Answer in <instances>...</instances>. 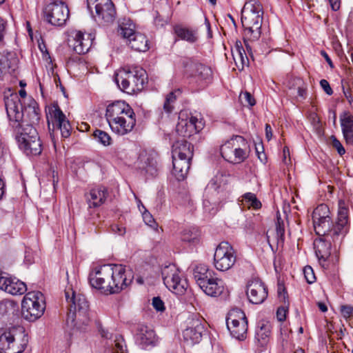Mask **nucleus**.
Listing matches in <instances>:
<instances>
[{
  "label": "nucleus",
  "instance_id": "nucleus-1",
  "mask_svg": "<svg viewBox=\"0 0 353 353\" xmlns=\"http://www.w3.org/2000/svg\"><path fill=\"white\" fill-rule=\"evenodd\" d=\"M9 125L15 134L19 148L28 155H39L42 144L35 128L23 119L22 102L17 93L4 97Z\"/></svg>",
  "mask_w": 353,
  "mask_h": 353
},
{
  "label": "nucleus",
  "instance_id": "nucleus-2",
  "mask_svg": "<svg viewBox=\"0 0 353 353\" xmlns=\"http://www.w3.org/2000/svg\"><path fill=\"white\" fill-rule=\"evenodd\" d=\"M312 220L316 234H327L329 239L332 236L339 241L348 232V208L342 201L339 203L337 218L334 223L330 217L329 208L325 204H321L314 209Z\"/></svg>",
  "mask_w": 353,
  "mask_h": 353
},
{
  "label": "nucleus",
  "instance_id": "nucleus-3",
  "mask_svg": "<svg viewBox=\"0 0 353 353\" xmlns=\"http://www.w3.org/2000/svg\"><path fill=\"white\" fill-rule=\"evenodd\" d=\"M105 117L112 131L119 135L128 134L136 125L135 113L124 101H115L109 104Z\"/></svg>",
  "mask_w": 353,
  "mask_h": 353
},
{
  "label": "nucleus",
  "instance_id": "nucleus-4",
  "mask_svg": "<svg viewBox=\"0 0 353 353\" xmlns=\"http://www.w3.org/2000/svg\"><path fill=\"white\" fill-rule=\"evenodd\" d=\"M263 9L258 0H248L241 11V23L244 28V43L247 51L252 54L251 46L247 43L250 41L258 40L261 36L263 21Z\"/></svg>",
  "mask_w": 353,
  "mask_h": 353
},
{
  "label": "nucleus",
  "instance_id": "nucleus-5",
  "mask_svg": "<svg viewBox=\"0 0 353 353\" xmlns=\"http://www.w3.org/2000/svg\"><path fill=\"white\" fill-rule=\"evenodd\" d=\"M65 295L69 306L67 326L74 330L83 331L90 321L88 302L83 295H76L72 290H66Z\"/></svg>",
  "mask_w": 353,
  "mask_h": 353
},
{
  "label": "nucleus",
  "instance_id": "nucleus-6",
  "mask_svg": "<svg viewBox=\"0 0 353 353\" xmlns=\"http://www.w3.org/2000/svg\"><path fill=\"white\" fill-rule=\"evenodd\" d=\"M146 79L145 70L139 67L124 68L115 76V81L119 88L130 94L141 91Z\"/></svg>",
  "mask_w": 353,
  "mask_h": 353
},
{
  "label": "nucleus",
  "instance_id": "nucleus-7",
  "mask_svg": "<svg viewBox=\"0 0 353 353\" xmlns=\"http://www.w3.org/2000/svg\"><path fill=\"white\" fill-rule=\"evenodd\" d=\"M222 157L232 163H241L250 153L248 141L241 136L236 135L228 140L220 148Z\"/></svg>",
  "mask_w": 353,
  "mask_h": 353
},
{
  "label": "nucleus",
  "instance_id": "nucleus-8",
  "mask_svg": "<svg viewBox=\"0 0 353 353\" xmlns=\"http://www.w3.org/2000/svg\"><path fill=\"white\" fill-rule=\"evenodd\" d=\"M45 308L44 296L39 291L28 292L22 300L21 314L29 321H34L40 318L43 314Z\"/></svg>",
  "mask_w": 353,
  "mask_h": 353
},
{
  "label": "nucleus",
  "instance_id": "nucleus-9",
  "mask_svg": "<svg viewBox=\"0 0 353 353\" xmlns=\"http://www.w3.org/2000/svg\"><path fill=\"white\" fill-rule=\"evenodd\" d=\"M236 261V251L227 241H223L216 247L214 255V265L219 271L231 269Z\"/></svg>",
  "mask_w": 353,
  "mask_h": 353
},
{
  "label": "nucleus",
  "instance_id": "nucleus-10",
  "mask_svg": "<svg viewBox=\"0 0 353 353\" xmlns=\"http://www.w3.org/2000/svg\"><path fill=\"white\" fill-rule=\"evenodd\" d=\"M88 8L95 10L96 21L108 25L113 23L116 17L114 5L111 0H87Z\"/></svg>",
  "mask_w": 353,
  "mask_h": 353
},
{
  "label": "nucleus",
  "instance_id": "nucleus-11",
  "mask_svg": "<svg viewBox=\"0 0 353 353\" xmlns=\"http://www.w3.org/2000/svg\"><path fill=\"white\" fill-rule=\"evenodd\" d=\"M226 325L231 335L239 340L246 337L248 320L243 310L239 308L232 309L226 317Z\"/></svg>",
  "mask_w": 353,
  "mask_h": 353
},
{
  "label": "nucleus",
  "instance_id": "nucleus-12",
  "mask_svg": "<svg viewBox=\"0 0 353 353\" xmlns=\"http://www.w3.org/2000/svg\"><path fill=\"white\" fill-rule=\"evenodd\" d=\"M162 277L165 286L176 294H183L188 287L187 280L182 278V274L174 265L163 269Z\"/></svg>",
  "mask_w": 353,
  "mask_h": 353
},
{
  "label": "nucleus",
  "instance_id": "nucleus-13",
  "mask_svg": "<svg viewBox=\"0 0 353 353\" xmlns=\"http://www.w3.org/2000/svg\"><path fill=\"white\" fill-rule=\"evenodd\" d=\"M43 15L48 23L52 26H61L69 17V9L63 1H54L46 6Z\"/></svg>",
  "mask_w": 353,
  "mask_h": 353
},
{
  "label": "nucleus",
  "instance_id": "nucleus-14",
  "mask_svg": "<svg viewBox=\"0 0 353 353\" xmlns=\"http://www.w3.org/2000/svg\"><path fill=\"white\" fill-rule=\"evenodd\" d=\"M110 264L95 268L89 274V281L92 288L106 294H112Z\"/></svg>",
  "mask_w": 353,
  "mask_h": 353
},
{
  "label": "nucleus",
  "instance_id": "nucleus-15",
  "mask_svg": "<svg viewBox=\"0 0 353 353\" xmlns=\"http://www.w3.org/2000/svg\"><path fill=\"white\" fill-rule=\"evenodd\" d=\"M111 270L112 294L119 293L125 289L132 281L133 276L130 271H127L121 264H110Z\"/></svg>",
  "mask_w": 353,
  "mask_h": 353
},
{
  "label": "nucleus",
  "instance_id": "nucleus-16",
  "mask_svg": "<svg viewBox=\"0 0 353 353\" xmlns=\"http://www.w3.org/2000/svg\"><path fill=\"white\" fill-rule=\"evenodd\" d=\"M203 125L201 119L195 116L188 117L185 113L181 112L176 126V131L181 137H190L201 130Z\"/></svg>",
  "mask_w": 353,
  "mask_h": 353
},
{
  "label": "nucleus",
  "instance_id": "nucleus-17",
  "mask_svg": "<svg viewBox=\"0 0 353 353\" xmlns=\"http://www.w3.org/2000/svg\"><path fill=\"white\" fill-rule=\"evenodd\" d=\"M183 65L190 76L196 79L197 81H207L212 77L211 68L194 59H186L183 61Z\"/></svg>",
  "mask_w": 353,
  "mask_h": 353
},
{
  "label": "nucleus",
  "instance_id": "nucleus-18",
  "mask_svg": "<svg viewBox=\"0 0 353 353\" xmlns=\"http://www.w3.org/2000/svg\"><path fill=\"white\" fill-rule=\"evenodd\" d=\"M320 237L314 242V246L316 256L319 260L326 261L331 254L332 244L334 248L340 245L343 239L345 236H343L340 240L336 241L332 236L328 238V235L325 234H317Z\"/></svg>",
  "mask_w": 353,
  "mask_h": 353
},
{
  "label": "nucleus",
  "instance_id": "nucleus-19",
  "mask_svg": "<svg viewBox=\"0 0 353 353\" xmlns=\"http://www.w3.org/2000/svg\"><path fill=\"white\" fill-rule=\"evenodd\" d=\"M246 294L250 303L261 304L268 296V290L261 280L254 279L250 280L247 285Z\"/></svg>",
  "mask_w": 353,
  "mask_h": 353
},
{
  "label": "nucleus",
  "instance_id": "nucleus-20",
  "mask_svg": "<svg viewBox=\"0 0 353 353\" xmlns=\"http://www.w3.org/2000/svg\"><path fill=\"white\" fill-rule=\"evenodd\" d=\"M0 289L12 295H21L27 291L25 283L7 273L0 274Z\"/></svg>",
  "mask_w": 353,
  "mask_h": 353
},
{
  "label": "nucleus",
  "instance_id": "nucleus-21",
  "mask_svg": "<svg viewBox=\"0 0 353 353\" xmlns=\"http://www.w3.org/2000/svg\"><path fill=\"white\" fill-rule=\"evenodd\" d=\"M204 330V326L199 319H192L183 332L184 342L190 346L199 343Z\"/></svg>",
  "mask_w": 353,
  "mask_h": 353
},
{
  "label": "nucleus",
  "instance_id": "nucleus-22",
  "mask_svg": "<svg viewBox=\"0 0 353 353\" xmlns=\"http://www.w3.org/2000/svg\"><path fill=\"white\" fill-rule=\"evenodd\" d=\"M50 114L53 123L60 130L62 137L68 138L70 135L71 126L65 115L57 105L50 110Z\"/></svg>",
  "mask_w": 353,
  "mask_h": 353
},
{
  "label": "nucleus",
  "instance_id": "nucleus-23",
  "mask_svg": "<svg viewBox=\"0 0 353 353\" xmlns=\"http://www.w3.org/2000/svg\"><path fill=\"white\" fill-rule=\"evenodd\" d=\"M74 34L73 40L71 41L74 51L79 54L88 52L94 39L92 34H85L81 31H76Z\"/></svg>",
  "mask_w": 353,
  "mask_h": 353
},
{
  "label": "nucleus",
  "instance_id": "nucleus-24",
  "mask_svg": "<svg viewBox=\"0 0 353 353\" xmlns=\"http://www.w3.org/2000/svg\"><path fill=\"white\" fill-rule=\"evenodd\" d=\"M138 167L149 175L155 176L158 171L157 155L153 153L141 154L138 160Z\"/></svg>",
  "mask_w": 353,
  "mask_h": 353
},
{
  "label": "nucleus",
  "instance_id": "nucleus-25",
  "mask_svg": "<svg viewBox=\"0 0 353 353\" xmlns=\"http://www.w3.org/2000/svg\"><path fill=\"white\" fill-rule=\"evenodd\" d=\"M192 159L172 156V174L178 181L183 180L188 172Z\"/></svg>",
  "mask_w": 353,
  "mask_h": 353
},
{
  "label": "nucleus",
  "instance_id": "nucleus-26",
  "mask_svg": "<svg viewBox=\"0 0 353 353\" xmlns=\"http://www.w3.org/2000/svg\"><path fill=\"white\" fill-rule=\"evenodd\" d=\"M108 195L107 188L103 186H99L91 189L85 196L89 207L97 208L104 203Z\"/></svg>",
  "mask_w": 353,
  "mask_h": 353
},
{
  "label": "nucleus",
  "instance_id": "nucleus-27",
  "mask_svg": "<svg viewBox=\"0 0 353 353\" xmlns=\"http://www.w3.org/2000/svg\"><path fill=\"white\" fill-rule=\"evenodd\" d=\"M137 341L143 349L149 345H154L157 339L154 330L148 326L139 325L137 334Z\"/></svg>",
  "mask_w": 353,
  "mask_h": 353
},
{
  "label": "nucleus",
  "instance_id": "nucleus-28",
  "mask_svg": "<svg viewBox=\"0 0 353 353\" xmlns=\"http://www.w3.org/2000/svg\"><path fill=\"white\" fill-rule=\"evenodd\" d=\"M200 288L208 296L216 297L221 295L224 290L223 282L219 279L211 276L204 283H201Z\"/></svg>",
  "mask_w": 353,
  "mask_h": 353
},
{
  "label": "nucleus",
  "instance_id": "nucleus-29",
  "mask_svg": "<svg viewBox=\"0 0 353 353\" xmlns=\"http://www.w3.org/2000/svg\"><path fill=\"white\" fill-rule=\"evenodd\" d=\"M23 112V119H26L30 125L37 123L40 119V110L38 108L37 103L32 99H28L27 105H22Z\"/></svg>",
  "mask_w": 353,
  "mask_h": 353
},
{
  "label": "nucleus",
  "instance_id": "nucleus-30",
  "mask_svg": "<svg viewBox=\"0 0 353 353\" xmlns=\"http://www.w3.org/2000/svg\"><path fill=\"white\" fill-rule=\"evenodd\" d=\"M172 156L192 159L193 145L185 139L178 140L172 145Z\"/></svg>",
  "mask_w": 353,
  "mask_h": 353
},
{
  "label": "nucleus",
  "instance_id": "nucleus-31",
  "mask_svg": "<svg viewBox=\"0 0 353 353\" xmlns=\"http://www.w3.org/2000/svg\"><path fill=\"white\" fill-rule=\"evenodd\" d=\"M14 335L11 353H22L28 343V336L23 327H17Z\"/></svg>",
  "mask_w": 353,
  "mask_h": 353
},
{
  "label": "nucleus",
  "instance_id": "nucleus-32",
  "mask_svg": "<svg viewBox=\"0 0 353 353\" xmlns=\"http://www.w3.org/2000/svg\"><path fill=\"white\" fill-rule=\"evenodd\" d=\"M232 54L236 66L242 70L245 65H248L249 60L241 41H236L232 48Z\"/></svg>",
  "mask_w": 353,
  "mask_h": 353
},
{
  "label": "nucleus",
  "instance_id": "nucleus-33",
  "mask_svg": "<svg viewBox=\"0 0 353 353\" xmlns=\"http://www.w3.org/2000/svg\"><path fill=\"white\" fill-rule=\"evenodd\" d=\"M128 45L134 50L145 52L149 49L148 40L145 34L137 32L127 41Z\"/></svg>",
  "mask_w": 353,
  "mask_h": 353
},
{
  "label": "nucleus",
  "instance_id": "nucleus-34",
  "mask_svg": "<svg viewBox=\"0 0 353 353\" xmlns=\"http://www.w3.org/2000/svg\"><path fill=\"white\" fill-rule=\"evenodd\" d=\"M17 327L5 331L0 336V353H11L12 341L14 340V334Z\"/></svg>",
  "mask_w": 353,
  "mask_h": 353
},
{
  "label": "nucleus",
  "instance_id": "nucleus-35",
  "mask_svg": "<svg viewBox=\"0 0 353 353\" xmlns=\"http://www.w3.org/2000/svg\"><path fill=\"white\" fill-rule=\"evenodd\" d=\"M174 31L176 35L182 40H185L189 43H194L198 39L197 32L196 30L183 27L177 25L174 27Z\"/></svg>",
  "mask_w": 353,
  "mask_h": 353
},
{
  "label": "nucleus",
  "instance_id": "nucleus-36",
  "mask_svg": "<svg viewBox=\"0 0 353 353\" xmlns=\"http://www.w3.org/2000/svg\"><path fill=\"white\" fill-rule=\"evenodd\" d=\"M134 28L135 25L130 19H123L119 24L118 32L128 41L137 32Z\"/></svg>",
  "mask_w": 353,
  "mask_h": 353
},
{
  "label": "nucleus",
  "instance_id": "nucleus-37",
  "mask_svg": "<svg viewBox=\"0 0 353 353\" xmlns=\"http://www.w3.org/2000/svg\"><path fill=\"white\" fill-rule=\"evenodd\" d=\"M213 272L209 271L207 265L200 264L194 269L193 275L199 286L212 276Z\"/></svg>",
  "mask_w": 353,
  "mask_h": 353
},
{
  "label": "nucleus",
  "instance_id": "nucleus-38",
  "mask_svg": "<svg viewBox=\"0 0 353 353\" xmlns=\"http://www.w3.org/2000/svg\"><path fill=\"white\" fill-rule=\"evenodd\" d=\"M200 232L195 228L185 229L181 232V239L190 244H197L199 242Z\"/></svg>",
  "mask_w": 353,
  "mask_h": 353
},
{
  "label": "nucleus",
  "instance_id": "nucleus-39",
  "mask_svg": "<svg viewBox=\"0 0 353 353\" xmlns=\"http://www.w3.org/2000/svg\"><path fill=\"white\" fill-rule=\"evenodd\" d=\"M242 201H245L248 208H252L254 210H258L261 207V201L256 198L254 193H245L242 196Z\"/></svg>",
  "mask_w": 353,
  "mask_h": 353
},
{
  "label": "nucleus",
  "instance_id": "nucleus-40",
  "mask_svg": "<svg viewBox=\"0 0 353 353\" xmlns=\"http://www.w3.org/2000/svg\"><path fill=\"white\" fill-rule=\"evenodd\" d=\"M93 136L99 143L105 146L110 145L111 144L112 139L110 136L107 132L101 130H96L93 133Z\"/></svg>",
  "mask_w": 353,
  "mask_h": 353
},
{
  "label": "nucleus",
  "instance_id": "nucleus-41",
  "mask_svg": "<svg viewBox=\"0 0 353 353\" xmlns=\"http://www.w3.org/2000/svg\"><path fill=\"white\" fill-rule=\"evenodd\" d=\"M270 335V330L268 327L263 325L256 330V339L261 346L266 344L268 336Z\"/></svg>",
  "mask_w": 353,
  "mask_h": 353
},
{
  "label": "nucleus",
  "instance_id": "nucleus-42",
  "mask_svg": "<svg viewBox=\"0 0 353 353\" xmlns=\"http://www.w3.org/2000/svg\"><path fill=\"white\" fill-rule=\"evenodd\" d=\"M341 125L342 131L353 130V116L349 112H344L341 117Z\"/></svg>",
  "mask_w": 353,
  "mask_h": 353
},
{
  "label": "nucleus",
  "instance_id": "nucleus-43",
  "mask_svg": "<svg viewBox=\"0 0 353 353\" xmlns=\"http://www.w3.org/2000/svg\"><path fill=\"white\" fill-rule=\"evenodd\" d=\"M276 232L278 239V243L284 241L285 236V224L283 220L281 218L280 215L277 214V221L276 223Z\"/></svg>",
  "mask_w": 353,
  "mask_h": 353
},
{
  "label": "nucleus",
  "instance_id": "nucleus-44",
  "mask_svg": "<svg viewBox=\"0 0 353 353\" xmlns=\"http://www.w3.org/2000/svg\"><path fill=\"white\" fill-rule=\"evenodd\" d=\"M114 342L113 353H128L126 345L121 336H117Z\"/></svg>",
  "mask_w": 353,
  "mask_h": 353
},
{
  "label": "nucleus",
  "instance_id": "nucleus-45",
  "mask_svg": "<svg viewBox=\"0 0 353 353\" xmlns=\"http://www.w3.org/2000/svg\"><path fill=\"white\" fill-rule=\"evenodd\" d=\"M240 100L243 105L252 107L255 104V100L248 92L240 94Z\"/></svg>",
  "mask_w": 353,
  "mask_h": 353
},
{
  "label": "nucleus",
  "instance_id": "nucleus-46",
  "mask_svg": "<svg viewBox=\"0 0 353 353\" xmlns=\"http://www.w3.org/2000/svg\"><path fill=\"white\" fill-rule=\"evenodd\" d=\"M141 208L144 209L143 212V219L144 222L151 228H155L157 224L152 214L145 209L143 204H141Z\"/></svg>",
  "mask_w": 353,
  "mask_h": 353
},
{
  "label": "nucleus",
  "instance_id": "nucleus-47",
  "mask_svg": "<svg viewBox=\"0 0 353 353\" xmlns=\"http://www.w3.org/2000/svg\"><path fill=\"white\" fill-rule=\"evenodd\" d=\"M303 274L308 283H313L315 281L316 277L312 267L305 266L303 269Z\"/></svg>",
  "mask_w": 353,
  "mask_h": 353
},
{
  "label": "nucleus",
  "instance_id": "nucleus-48",
  "mask_svg": "<svg viewBox=\"0 0 353 353\" xmlns=\"http://www.w3.org/2000/svg\"><path fill=\"white\" fill-rule=\"evenodd\" d=\"M152 305L157 312H163L165 310L164 302L159 296H155L152 299Z\"/></svg>",
  "mask_w": 353,
  "mask_h": 353
},
{
  "label": "nucleus",
  "instance_id": "nucleus-49",
  "mask_svg": "<svg viewBox=\"0 0 353 353\" xmlns=\"http://www.w3.org/2000/svg\"><path fill=\"white\" fill-rule=\"evenodd\" d=\"M277 293L280 300L285 304L288 301V294L284 285L279 282L277 285Z\"/></svg>",
  "mask_w": 353,
  "mask_h": 353
},
{
  "label": "nucleus",
  "instance_id": "nucleus-50",
  "mask_svg": "<svg viewBox=\"0 0 353 353\" xmlns=\"http://www.w3.org/2000/svg\"><path fill=\"white\" fill-rule=\"evenodd\" d=\"M7 60L4 55L0 52V78L7 72Z\"/></svg>",
  "mask_w": 353,
  "mask_h": 353
},
{
  "label": "nucleus",
  "instance_id": "nucleus-51",
  "mask_svg": "<svg viewBox=\"0 0 353 353\" xmlns=\"http://www.w3.org/2000/svg\"><path fill=\"white\" fill-rule=\"evenodd\" d=\"M332 145L337 150L338 153L340 155H343V154H345V150L343 147L342 144L341 143V142L334 136L332 137Z\"/></svg>",
  "mask_w": 353,
  "mask_h": 353
},
{
  "label": "nucleus",
  "instance_id": "nucleus-52",
  "mask_svg": "<svg viewBox=\"0 0 353 353\" xmlns=\"http://www.w3.org/2000/svg\"><path fill=\"white\" fill-rule=\"evenodd\" d=\"M320 85L327 94L332 95L333 94V90L327 80L321 79L320 81Z\"/></svg>",
  "mask_w": 353,
  "mask_h": 353
},
{
  "label": "nucleus",
  "instance_id": "nucleus-53",
  "mask_svg": "<svg viewBox=\"0 0 353 353\" xmlns=\"http://www.w3.org/2000/svg\"><path fill=\"white\" fill-rule=\"evenodd\" d=\"M12 305L10 301H2L0 302V321L5 316L7 313L8 305Z\"/></svg>",
  "mask_w": 353,
  "mask_h": 353
},
{
  "label": "nucleus",
  "instance_id": "nucleus-54",
  "mask_svg": "<svg viewBox=\"0 0 353 353\" xmlns=\"http://www.w3.org/2000/svg\"><path fill=\"white\" fill-rule=\"evenodd\" d=\"M287 309L285 307H279L276 311V318L279 321H283L285 320Z\"/></svg>",
  "mask_w": 353,
  "mask_h": 353
},
{
  "label": "nucleus",
  "instance_id": "nucleus-55",
  "mask_svg": "<svg viewBox=\"0 0 353 353\" xmlns=\"http://www.w3.org/2000/svg\"><path fill=\"white\" fill-rule=\"evenodd\" d=\"M341 312L345 318L350 317L353 313V307L350 305H342Z\"/></svg>",
  "mask_w": 353,
  "mask_h": 353
},
{
  "label": "nucleus",
  "instance_id": "nucleus-56",
  "mask_svg": "<svg viewBox=\"0 0 353 353\" xmlns=\"http://www.w3.org/2000/svg\"><path fill=\"white\" fill-rule=\"evenodd\" d=\"M177 94H181V92L179 90H175L174 92H170L165 97V100L168 101V102H170V103H175V101L177 98Z\"/></svg>",
  "mask_w": 353,
  "mask_h": 353
},
{
  "label": "nucleus",
  "instance_id": "nucleus-57",
  "mask_svg": "<svg viewBox=\"0 0 353 353\" xmlns=\"http://www.w3.org/2000/svg\"><path fill=\"white\" fill-rule=\"evenodd\" d=\"M342 132L346 143L353 144V130H344Z\"/></svg>",
  "mask_w": 353,
  "mask_h": 353
},
{
  "label": "nucleus",
  "instance_id": "nucleus-58",
  "mask_svg": "<svg viewBox=\"0 0 353 353\" xmlns=\"http://www.w3.org/2000/svg\"><path fill=\"white\" fill-rule=\"evenodd\" d=\"M111 230L115 234H117L119 235H123L125 232V228L120 226L119 225H112L111 226Z\"/></svg>",
  "mask_w": 353,
  "mask_h": 353
},
{
  "label": "nucleus",
  "instance_id": "nucleus-59",
  "mask_svg": "<svg viewBox=\"0 0 353 353\" xmlns=\"http://www.w3.org/2000/svg\"><path fill=\"white\" fill-rule=\"evenodd\" d=\"M330 7L332 10L337 11L341 8V0H328Z\"/></svg>",
  "mask_w": 353,
  "mask_h": 353
},
{
  "label": "nucleus",
  "instance_id": "nucleus-60",
  "mask_svg": "<svg viewBox=\"0 0 353 353\" xmlns=\"http://www.w3.org/2000/svg\"><path fill=\"white\" fill-rule=\"evenodd\" d=\"M5 0H0V5L3 3ZM6 28V23L0 17V41L3 39Z\"/></svg>",
  "mask_w": 353,
  "mask_h": 353
},
{
  "label": "nucleus",
  "instance_id": "nucleus-61",
  "mask_svg": "<svg viewBox=\"0 0 353 353\" xmlns=\"http://www.w3.org/2000/svg\"><path fill=\"white\" fill-rule=\"evenodd\" d=\"M174 109V104L170 102H168V101L165 100L164 104H163V110L164 111L170 114L172 112Z\"/></svg>",
  "mask_w": 353,
  "mask_h": 353
},
{
  "label": "nucleus",
  "instance_id": "nucleus-62",
  "mask_svg": "<svg viewBox=\"0 0 353 353\" xmlns=\"http://www.w3.org/2000/svg\"><path fill=\"white\" fill-rule=\"evenodd\" d=\"M343 94L348 101L349 104L352 108H353V98L352 97L351 93L349 91H345L344 87H343Z\"/></svg>",
  "mask_w": 353,
  "mask_h": 353
},
{
  "label": "nucleus",
  "instance_id": "nucleus-63",
  "mask_svg": "<svg viewBox=\"0 0 353 353\" xmlns=\"http://www.w3.org/2000/svg\"><path fill=\"white\" fill-rule=\"evenodd\" d=\"M265 137L268 141H270L272 137V128L270 125L268 123L265 125Z\"/></svg>",
  "mask_w": 353,
  "mask_h": 353
},
{
  "label": "nucleus",
  "instance_id": "nucleus-64",
  "mask_svg": "<svg viewBox=\"0 0 353 353\" xmlns=\"http://www.w3.org/2000/svg\"><path fill=\"white\" fill-rule=\"evenodd\" d=\"M321 54L325 58V61L329 64V65L331 68H333L334 67L333 63H332L331 59L330 58V57L328 56L327 53L325 51H324V50H321Z\"/></svg>",
  "mask_w": 353,
  "mask_h": 353
}]
</instances>
